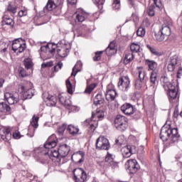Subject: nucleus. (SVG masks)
Here are the masks:
<instances>
[{
  "label": "nucleus",
  "mask_w": 182,
  "mask_h": 182,
  "mask_svg": "<svg viewBox=\"0 0 182 182\" xmlns=\"http://www.w3.org/2000/svg\"><path fill=\"white\" fill-rule=\"evenodd\" d=\"M58 145V138L56 135L52 134L50 136L44 144L43 146L36 148L33 152V157L36 161H39L42 164L48 163L49 159L53 160L56 159L57 161L62 164V156H60V153H59V149L53 150L52 149L56 147Z\"/></svg>",
  "instance_id": "nucleus-1"
},
{
  "label": "nucleus",
  "mask_w": 182,
  "mask_h": 182,
  "mask_svg": "<svg viewBox=\"0 0 182 182\" xmlns=\"http://www.w3.org/2000/svg\"><path fill=\"white\" fill-rule=\"evenodd\" d=\"M178 129L177 128H172L170 125L168 127H163L161 129L160 139L163 141H167V140H171V144L176 143L178 141Z\"/></svg>",
  "instance_id": "nucleus-2"
},
{
  "label": "nucleus",
  "mask_w": 182,
  "mask_h": 182,
  "mask_svg": "<svg viewBox=\"0 0 182 182\" xmlns=\"http://www.w3.org/2000/svg\"><path fill=\"white\" fill-rule=\"evenodd\" d=\"M105 117V111L97 109L96 112L92 113L91 119H86L85 124L88 127V133L92 136V133L96 130L99 124V120H102Z\"/></svg>",
  "instance_id": "nucleus-3"
},
{
  "label": "nucleus",
  "mask_w": 182,
  "mask_h": 182,
  "mask_svg": "<svg viewBox=\"0 0 182 182\" xmlns=\"http://www.w3.org/2000/svg\"><path fill=\"white\" fill-rule=\"evenodd\" d=\"M146 63L150 70H152L150 76V86L149 89L153 93L156 92L157 89V77L159 74L157 73V63L154 60H146Z\"/></svg>",
  "instance_id": "nucleus-4"
},
{
  "label": "nucleus",
  "mask_w": 182,
  "mask_h": 182,
  "mask_svg": "<svg viewBox=\"0 0 182 182\" xmlns=\"http://www.w3.org/2000/svg\"><path fill=\"white\" fill-rule=\"evenodd\" d=\"M161 82L164 83V87L168 88V95L169 102L171 103H174L177 100V95L178 94V88L177 86L173 85L168 81L167 77H163L161 80Z\"/></svg>",
  "instance_id": "nucleus-5"
},
{
  "label": "nucleus",
  "mask_w": 182,
  "mask_h": 182,
  "mask_svg": "<svg viewBox=\"0 0 182 182\" xmlns=\"http://www.w3.org/2000/svg\"><path fill=\"white\" fill-rule=\"evenodd\" d=\"M171 26L173 22L171 21H166L161 26V29L156 34V39L158 42H163L165 39H168L171 35Z\"/></svg>",
  "instance_id": "nucleus-6"
},
{
  "label": "nucleus",
  "mask_w": 182,
  "mask_h": 182,
  "mask_svg": "<svg viewBox=\"0 0 182 182\" xmlns=\"http://www.w3.org/2000/svg\"><path fill=\"white\" fill-rule=\"evenodd\" d=\"M31 86H32V83L31 82H28L26 85H23V84L18 85V91L19 93H22V97L24 100L32 99L35 93V90Z\"/></svg>",
  "instance_id": "nucleus-7"
},
{
  "label": "nucleus",
  "mask_w": 182,
  "mask_h": 182,
  "mask_svg": "<svg viewBox=\"0 0 182 182\" xmlns=\"http://www.w3.org/2000/svg\"><path fill=\"white\" fill-rule=\"evenodd\" d=\"M62 5H63V0H48L44 7V11L58 9V12L55 13V15H60V12H62Z\"/></svg>",
  "instance_id": "nucleus-8"
},
{
  "label": "nucleus",
  "mask_w": 182,
  "mask_h": 182,
  "mask_svg": "<svg viewBox=\"0 0 182 182\" xmlns=\"http://www.w3.org/2000/svg\"><path fill=\"white\" fill-rule=\"evenodd\" d=\"M56 46L53 43H48L45 46L41 47V55L43 56H45L47 55L46 59H50V58H52L53 56V54L55 53V51L56 50Z\"/></svg>",
  "instance_id": "nucleus-9"
},
{
  "label": "nucleus",
  "mask_w": 182,
  "mask_h": 182,
  "mask_svg": "<svg viewBox=\"0 0 182 182\" xmlns=\"http://www.w3.org/2000/svg\"><path fill=\"white\" fill-rule=\"evenodd\" d=\"M74 174V180L75 182H86L87 180V174L82 168H77L73 171Z\"/></svg>",
  "instance_id": "nucleus-10"
},
{
  "label": "nucleus",
  "mask_w": 182,
  "mask_h": 182,
  "mask_svg": "<svg viewBox=\"0 0 182 182\" xmlns=\"http://www.w3.org/2000/svg\"><path fill=\"white\" fill-rule=\"evenodd\" d=\"M138 73H139V79H136L134 82L135 89L137 90H140L143 86H144V77H146V71L143 68V67L137 68Z\"/></svg>",
  "instance_id": "nucleus-11"
},
{
  "label": "nucleus",
  "mask_w": 182,
  "mask_h": 182,
  "mask_svg": "<svg viewBox=\"0 0 182 182\" xmlns=\"http://www.w3.org/2000/svg\"><path fill=\"white\" fill-rule=\"evenodd\" d=\"M95 146L97 150H109V149H110V143L109 142V139L103 136H101L97 139Z\"/></svg>",
  "instance_id": "nucleus-12"
},
{
  "label": "nucleus",
  "mask_w": 182,
  "mask_h": 182,
  "mask_svg": "<svg viewBox=\"0 0 182 182\" xmlns=\"http://www.w3.org/2000/svg\"><path fill=\"white\" fill-rule=\"evenodd\" d=\"M26 48V44L21 38H18L13 41L12 50H14V52H19V53H22Z\"/></svg>",
  "instance_id": "nucleus-13"
},
{
  "label": "nucleus",
  "mask_w": 182,
  "mask_h": 182,
  "mask_svg": "<svg viewBox=\"0 0 182 182\" xmlns=\"http://www.w3.org/2000/svg\"><path fill=\"white\" fill-rule=\"evenodd\" d=\"M126 167H128L129 173L134 174L140 170V165L136 159H129L125 164Z\"/></svg>",
  "instance_id": "nucleus-14"
},
{
  "label": "nucleus",
  "mask_w": 182,
  "mask_h": 182,
  "mask_svg": "<svg viewBox=\"0 0 182 182\" xmlns=\"http://www.w3.org/2000/svg\"><path fill=\"white\" fill-rule=\"evenodd\" d=\"M118 87L122 92H127L130 87V79H129V77L123 76L119 77Z\"/></svg>",
  "instance_id": "nucleus-15"
},
{
  "label": "nucleus",
  "mask_w": 182,
  "mask_h": 182,
  "mask_svg": "<svg viewBox=\"0 0 182 182\" xmlns=\"http://www.w3.org/2000/svg\"><path fill=\"white\" fill-rule=\"evenodd\" d=\"M38 117H33L32 121L31 122V125L28 127V131L27 133V136H28V137H33V136H35V130H36V129H38V127H39V124H38Z\"/></svg>",
  "instance_id": "nucleus-16"
},
{
  "label": "nucleus",
  "mask_w": 182,
  "mask_h": 182,
  "mask_svg": "<svg viewBox=\"0 0 182 182\" xmlns=\"http://www.w3.org/2000/svg\"><path fill=\"white\" fill-rule=\"evenodd\" d=\"M58 99L60 103L63 105L65 109H68V110H72V102L68 98V93L63 92L58 95Z\"/></svg>",
  "instance_id": "nucleus-17"
},
{
  "label": "nucleus",
  "mask_w": 182,
  "mask_h": 182,
  "mask_svg": "<svg viewBox=\"0 0 182 182\" xmlns=\"http://www.w3.org/2000/svg\"><path fill=\"white\" fill-rule=\"evenodd\" d=\"M136 151V146L132 145H127L121 149L122 154L125 159H129L132 154H135Z\"/></svg>",
  "instance_id": "nucleus-18"
},
{
  "label": "nucleus",
  "mask_w": 182,
  "mask_h": 182,
  "mask_svg": "<svg viewBox=\"0 0 182 182\" xmlns=\"http://www.w3.org/2000/svg\"><path fill=\"white\" fill-rule=\"evenodd\" d=\"M87 18H89V14L86 13L82 9L77 11L73 15V18L74 19L75 22H84Z\"/></svg>",
  "instance_id": "nucleus-19"
},
{
  "label": "nucleus",
  "mask_w": 182,
  "mask_h": 182,
  "mask_svg": "<svg viewBox=\"0 0 182 182\" xmlns=\"http://www.w3.org/2000/svg\"><path fill=\"white\" fill-rule=\"evenodd\" d=\"M11 130L12 128L9 127L0 129L1 139L4 140V141H9V140H11L12 137Z\"/></svg>",
  "instance_id": "nucleus-20"
},
{
  "label": "nucleus",
  "mask_w": 182,
  "mask_h": 182,
  "mask_svg": "<svg viewBox=\"0 0 182 182\" xmlns=\"http://www.w3.org/2000/svg\"><path fill=\"white\" fill-rule=\"evenodd\" d=\"M60 156L63 160L62 164H63V160H65V157L69 154L70 151V146L66 144H62L58 148Z\"/></svg>",
  "instance_id": "nucleus-21"
},
{
  "label": "nucleus",
  "mask_w": 182,
  "mask_h": 182,
  "mask_svg": "<svg viewBox=\"0 0 182 182\" xmlns=\"http://www.w3.org/2000/svg\"><path fill=\"white\" fill-rule=\"evenodd\" d=\"M112 87H113L112 84L108 85L107 87L105 97L108 102H112L114 99L116 98V95H117L116 90H114V89H112Z\"/></svg>",
  "instance_id": "nucleus-22"
},
{
  "label": "nucleus",
  "mask_w": 182,
  "mask_h": 182,
  "mask_svg": "<svg viewBox=\"0 0 182 182\" xmlns=\"http://www.w3.org/2000/svg\"><path fill=\"white\" fill-rule=\"evenodd\" d=\"M121 112L126 116H132L134 113V107L130 103H125L121 107Z\"/></svg>",
  "instance_id": "nucleus-23"
},
{
  "label": "nucleus",
  "mask_w": 182,
  "mask_h": 182,
  "mask_svg": "<svg viewBox=\"0 0 182 182\" xmlns=\"http://www.w3.org/2000/svg\"><path fill=\"white\" fill-rule=\"evenodd\" d=\"M43 99L46 102H47V106H56V97L48 95V94H43Z\"/></svg>",
  "instance_id": "nucleus-24"
},
{
  "label": "nucleus",
  "mask_w": 182,
  "mask_h": 182,
  "mask_svg": "<svg viewBox=\"0 0 182 182\" xmlns=\"http://www.w3.org/2000/svg\"><path fill=\"white\" fill-rule=\"evenodd\" d=\"M4 99L9 103V105H15V103H18L19 98L15 97L14 94L10 92H6L4 94Z\"/></svg>",
  "instance_id": "nucleus-25"
},
{
  "label": "nucleus",
  "mask_w": 182,
  "mask_h": 182,
  "mask_svg": "<svg viewBox=\"0 0 182 182\" xmlns=\"http://www.w3.org/2000/svg\"><path fill=\"white\" fill-rule=\"evenodd\" d=\"M105 52L107 56H113V55L117 53V49L116 48V42H110L108 47L106 48Z\"/></svg>",
  "instance_id": "nucleus-26"
},
{
  "label": "nucleus",
  "mask_w": 182,
  "mask_h": 182,
  "mask_svg": "<svg viewBox=\"0 0 182 182\" xmlns=\"http://www.w3.org/2000/svg\"><path fill=\"white\" fill-rule=\"evenodd\" d=\"M1 25L2 26H5V25H6L11 29L14 28V26L15 25V21H14V19L11 18V17L6 16V14L3 16Z\"/></svg>",
  "instance_id": "nucleus-27"
},
{
  "label": "nucleus",
  "mask_w": 182,
  "mask_h": 182,
  "mask_svg": "<svg viewBox=\"0 0 182 182\" xmlns=\"http://www.w3.org/2000/svg\"><path fill=\"white\" fill-rule=\"evenodd\" d=\"M70 49V46L65 45L61 47L60 48L57 49V53L60 58H66V55L69 53Z\"/></svg>",
  "instance_id": "nucleus-28"
},
{
  "label": "nucleus",
  "mask_w": 182,
  "mask_h": 182,
  "mask_svg": "<svg viewBox=\"0 0 182 182\" xmlns=\"http://www.w3.org/2000/svg\"><path fill=\"white\" fill-rule=\"evenodd\" d=\"M177 66V57L173 56L171 57L170 60L168 64V72H173Z\"/></svg>",
  "instance_id": "nucleus-29"
},
{
  "label": "nucleus",
  "mask_w": 182,
  "mask_h": 182,
  "mask_svg": "<svg viewBox=\"0 0 182 182\" xmlns=\"http://www.w3.org/2000/svg\"><path fill=\"white\" fill-rule=\"evenodd\" d=\"M124 63L125 65H127L128 63H130L132 60L134 59V54L133 52L130 50H127L124 53Z\"/></svg>",
  "instance_id": "nucleus-30"
},
{
  "label": "nucleus",
  "mask_w": 182,
  "mask_h": 182,
  "mask_svg": "<svg viewBox=\"0 0 182 182\" xmlns=\"http://www.w3.org/2000/svg\"><path fill=\"white\" fill-rule=\"evenodd\" d=\"M105 161L107 163H109V164H110L112 168H116V167H118L117 163L114 162V159H113V155L109 152H107V154L105 157Z\"/></svg>",
  "instance_id": "nucleus-31"
},
{
  "label": "nucleus",
  "mask_w": 182,
  "mask_h": 182,
  "mask_svg": "<svg viewBox=\"0 0 182 182\" xmlns=\"http://www.w3.org/2000/svg\"><path fill=\"white\" fill-rule=\"evenodd\" d=\"M82 67H83V63H82V61H77L73 68V72L71 73V75L76 76V75L77 74V72H80V70H82Z\"/></svg>",
  "instance_id": "nucleus-32"
},
{
  "label": "nucleus",
  "mask_w": 182,
  "mask_h": 182,
  "mask_svg": "<svg viewBox=\"0 0 182 182\" xmlns=\"http://www.w3.org/2000/svg\"><path fill=\"white\" fill-rule=\"evenodd\" d=\"M127 122V118L123 115H117L114 119V126L115 127H119V124H121L122 123H124Z\"/></svg>",
  "instance_id": "nucleus-33"
},
{
  "label": "nucleus",
  "mask_w": 182,
  "mask_h": 182,
  "mask_svg": "<svg viewBox=\"0 0 182 182\" xmlns=\"http://www.w3.org/2000/svg\"><path fill=\"white\" fill-rule=\"evenodd\" d=\"M67 130L71 136H76L79 133V128L72 124L68 125Z\"/></svg>",
  "instance_id": "nucleus-34"
},
{
  "label": "nucleus",
  "mask_w": 182,
  "mask_h": 182,
  "mask_svg": "<svg viewBox=\"0 0 182 182\" xmlns=\"http://www.w3.org/2000/svg\"><path fill=\"white\" fill-rule=\"evenodd\" d=\"M105 99L100 94L97 95L94 98V104H95L96 106H97V105H103Z\"/></svg>",
  "instance_id": "nucleus-35"
},
{
  "label": "nucleus",
  "mask_w": 182,
  "mask_h": 182,
  "mask_svg": "<svg viewBox=\"0 0 182 182\" xmlns=\"http://www.w3.org/2000/svg\"><path fill=\"white\" fill-rule=\"evenodd\" d=\"M23 62L26 69L28 70L32 69V68H33V62H32V59L26 58Z\"/></svg>",
  "instance_id": "nucleus-36"
},
{
  "label": "nucleus",
  "mask_w": 182,
  "mask_h": 182,
  "mask_svg": "<svg viewBox=\"0 0 182 182\" xmlns=\"http://www.w3.org/2000/svg\"><path fill=\"white\" fill-rule=\"evenodd\" d=\"M9 46V44H8L7 43L0 41V52H1V53H5V52H6V50L8 49Z\"/></svg>",
  "instance_id": "nucleus-37"
},
{
  "label": "nucleus",
  "mask_w": 182,
  "mask_h": 182,
  "mask_svg": "<svg viewBox=\"0 0 182 182\" xmlns=\"http://www.w3.org/2000/svg\"><path fill=\"white\" fill-rule=\"evenodd\" d=\"M130 50L132 53H137L140 50V46L137 43H132L130 46Z\"/></svg>",
  "instance_id": "nucleus-38"
},
{
  "label": "nucleus",
  "mask_w": 182,
  "mask_h": 182,
  "mask_svg": "<svg viewBox=\"0 0 182 182\" xmlns=\"http://www.w3.org/2000/svg\"><path fill=\"white\" fill-rule=\"evenodd\" d=\"M147 48L149 49L152 55H154L155 56H161V52L158 51L154 47L147 46Z\"/></svg>",
  "instance_id": "nucleus-39"
},
{
  "label": "nucleus",
  "mask_w": 182,
  "mask_h": 182,
  "mask_svg": "<svg viewBox=\"0 0 182 182\" xmlns=\"http://www.w3.org/2000/svg\"><path fill=\"white\" fill-rule=\"evenodd\" d=\"M66 87L68 93L72 95V93H73V85H72V83H70V80L69 79L66 80Z\"/></svg>",
  "instance_id": "nucleus-40"
},
{
  "label": "nucleus",
  "mask_w": 182,
  "mask_h": 182,
  "mask_svg": "<svg viewBox=\"0 0 182 182\" xmlns=\"http://www.w3.org/2000/svg\"><path fill=\"white\" fill-rule=\"evenodd\" d=\"M4 110H6V112H9L11 110V107L6 105V103L0 102V112H4Z\"/></svg>",
  "instance_id": "nucleus-41"
},
{
  "label": "nucleus",
  "mask_w": 182,
  "mask_h": 182,
  "mask_svg": "<svg viewBox=\"0 0 182 182\" xmlns=\"http://www.w3.org/2000/svg\"><path fill=\"white\" fill-rule=\"evenodd\" d=\"M155 6L154 5H151L148 9H147V14L149 15V16H154V15L156 14V11H154L155 9Z\"/></svg>",
  "instance_id": "nucleus-42"
},
{
  "label": "nucleus",
  "mask_w": 182,
  "mask_h": 182,
  "mask_svg": "<svg viewBox=\"0 0 182 182\" xmlns=\"http://www.w3.org/2000/svg\"><path fill=\"white\" fill-rule=\"evenodd\" d=\"M116 129L119 130V132H124L126 129H127V121L125 122H122V124H119V127H117Z\"/></svg>",
  "instance_id": "nucleus-43"
},
{
  "label": "nucleus",
  "mask_w": 182,
  "mask_h": 182,
  "mask_svg": "<svg viewBox=\"0 0 182 182\" xmlns=\"http://www.w3.org/2000/svg\"><path fill=\"white\" fill-rule=\"evenodd\" d=\"M136 35L140 38H143L146 35V29L143 28V27H139L136 31Z\"/></svg>",
  "instance_id": "nucleus-44"
},
{
  "label": "nucleus",
  "mask_w": 182,
  "mask_h": 182,
  "mask_svg": "<svg viewBox=\"0 0 182 182\" xmlns=\"http://www.w3.org/2000/svg\"><path fill=\"white\" fill-rule=\"evenodd\" d=\"M97 86V84H91L89 86L87 87V88L85 90V93H92V91Z\"/></svg>",
  "instance_id": "nucleus-45"
},
{
  "label": "nucleus",
  "mask_w": 182,
  "mask_h": 182,
  "mask_svg": "<svg viewBox=\"0 0 182 182\" xmlns=\"http://www.w3.org/2000/svg\"><path fill=\"white\" fill-rule=\"evenodd\" d=\"M74 156H80L81 159L78 161V163H82L85 160V152H83V151H77L74 154Z\"/></svg>",
  "instance_id": "nucleus-46"
},
{
  "label": "nucleus",
  "mask_w": 182,
  "mask_h": 182,
  "mask_svg": "<svg viewBox=\"0 0 182 182\" xmlns=\"http://www.w3.org/2000/svg\"><path fill=\"white\" fill-rule=\"evenodd\" d=\"M132 117L134 120H139V119H140V117H141V112H140V111L134 109V113L132 114Z\"/></svg>",
  "instance_id": "nucleus-47"
},
{
  "label": "nucleus",
  "mask_w": 182,
  "mask_h": 182,
  "mask_svg": "<svg viewBox=\"0 0 182 182\" xmlns=\"http://www.w3.org/2000/svg\"><path fill=\"white\" fill-rule=\"evenodd\" d=\"M102 53H103V51H97V53H95V56L93 58V60H95V62H97V60H100Z\"/></svg>",
  "instance_id": "nucleus-48"
},
{
  "label": "nucleus",
  "mask_w": 182,
  "mask_h": 182,
  "mask_svg": "<svg viewBox=\"0 0 182 182\" xmlns=\"http://www.w3.org/2000/svg\"><path fill=\"white\" fill-rule=\"evenodd\" d=\"M105 0H92V2L95 5L99 6V8H102L103 7V4H105Z\"/></svg>",
  "instance_id": "nucleus-49"
},
{
  "label": "nucleus",
  "mask_w": 182,
  "mask_h": 182,
  "mask_svg": "<svg viewBox=\"0 0 182 182\" xmlns=\"http://www.w3.org/2000/svg\"><path fill=\"white\" fill-rule=\"evenodd\" d=\"M112 7L114 9H120V0H114Z\"/></svg>",
  "instance_id": "nucleus-50"
},
{
  "label": "nucleus",
  "mask_w": 182,
  "mask_h": 182,
  "mask_svg": "<svg viewBox=\"0 0 182 182\" xmlns=\"http://www.w3.org/2000/svg\"><path fill=\"white\" fill-rule=\"evenodd\" d=\"M66 130V124H63L58 128V134L62 135L63 133H65V131Z\"/></svg>",
  "instance_id": "nucleus-51"
},
{
  "label": "nucleus",
  "mask_w": 182,
  "mask_h": 182,
  "mask_svg": "<svg viewBox=\"0 0 182 182\" xmlns=\"http://www.w3.org/2000/svg\"><path fill=\"white\" fill-rule=\"evenodd\" d=\"M28 15V10L26 9H23L20 11H18V16L22 18V16H26Z\"/></svg>",
  "instance_id": "nucleus-52"
},
{
  "label": "nucleus",
  "mask_w": 182,
  "mask_h": 182,
  "mask_svg": "<svg viewBox=\"0 0 182 182\" xmlns=\"http://www.w3.org/2000/svg\"><path fill=\"white\" fill-rule=\"evenodd\" d=\"M62 66H63V63L62 62H58L56 65L54 66L55 72H58L60 69H62Z\"/></svg>",
  "instance_id": "nucleus-53"
},
{
  "label": "nucleus",
  "mask_w": 182,
  "mask_h": 182,
  "mask_svg": "<svg viewBox=\"0 0 182 182\" xmlns=\"http://www.w3.org/2000/svg\"><path fill=\"white\" fill-rule=\"evenodd\" d=\"M7 11L9 12H11V14H13V15L14 14H16V9L15 6H9L7 8Z\"/></svg>",
  "instance_id": "nucleus-54"
},
{
  "label": "nucleus",
  "mask_w": 182,
  "mask_h": 182,
  "mask_svg": "<svg viewBox=\"0 0 182 182\" xmlns=\"http://www.w3.org/2000/svg\"><path fill=\"white\" fill-rule=\"evenodd\" d=\"M13 137L14 139H21V133L19 132V131L16 130L14 133H13Z\"/></svg>",
  "instance_id": "nucleus-55"
},
{
  "label": "nucleus",
  "mask_w": 182,
  "mask_h": 182,
  "mask_svg": "<svg viewBox=\"0 0 182 182\" xmlns=\"http://www.w3.org/2000/svg\"><path fill=\"white\" fill-rule=\"evenodd\" d=\"M153 1L156 8H161V6H163V5L161 4V0H153Z\"/></svg>",
  "instance_id": "nucleus-56"
},
{
  "label": "nucleus",
  "mask_w": 182,
  "mask_h": 182,
  "mask_svg": "<svg viewBox=\"0 0 182 182\" xmlns=\"http://www.w3.org/2000/svg\"><path fill=\"white\" fill-rule=\"evenodd\" d=\"M68 5H76L77 0H67Z\"/></svg>",
  "instance_id": "nucleus-57"
},
{
  "label": "nucleus",
  "mask_w": 182,
  "mask_h": 182,
  "mask_svg": "<svg viewBox=\"0 0 182 182\" xmlns=\"http://www.w3.org/2000/svg\"><path fill=\"white\" fill-rule=\"evenodd\" d=\"M31 154H32L31 151H25L23 152V156H24L25 157H29Z\"/></svg>",
  "instance_id": "nucleus-58"
},
{
  "label": "nucleus",
  "mask_w": 182,
  "mask_h": 182,
  "mask_svg": "<svg viewBox=\"0 0 182 182\" xmlns=\"http://www.w3.org/2000/svg\"><path fill=\"white\" fill-rule=\"evenodd\" d=\"M19 75L20 76H21V77H26V73L25 72V70H21L19 72Z\"/></svg>",
  "instance_id": "nucleus-59"
},
{
  "label": "nucleus",
  "mask_w": 182,
  "mask_h": 182,
  "mask_svg": "<svg viewBox=\"0 0 182 182\" xmlns=\"http://www.w3.org/2000/svg\"><path fill=\"white\" fill-rule=\"evenodd\" d=\"M53 65V62L47 63H43L42 67L43 68H47V66H52Z\"/></svg>",
  "instance_id": "nucleus-60"
},
{
  "label": "nucleus",
  "mask_w": 182,
  "mask_h": 182,
  "mask_svg": "<svg viewBox=\"0 0 182 182\" xmlns=\"http://www.w3.org/2000/svg\"><path fill=\"white\" fill-rule=\"evenodd\" d=\"M182 76V68H180L178 70V73H177V77L178 79H180V77H181Z\"/></svg>",
  "instance_id": "nucleus-61"
},
{
  "label": "nucleus",
  "mask_w": 182,
  "mask_h": 182,
  "mask_svg": "<svg viewBox=\"0 0 182 182\" xmlns=\"http://www.w3.org/2000/svg\"><path fill=\"white\" fill-rule=\"evenodd\" d=\"M5 82V80L3 78H0V87H2L4 86V83Z\"/></svg>",
  "instance_id": "nucleus-62"
},
{
  "label": "nucleus",
  "mask_w": 182,
  "mask_h": 182,
  "mask_svg": "<svg viewBox=\"0 0 182 182\" xmlns=\"http://www.w3.org/2000/svg\"><path fill=\"white\" fill-rule=\"evenodd\" d=\"M134 97L136 99H139L140 98V94L139 92H135L134 94Z\"/></svg>",
  "instance_id": "nucleus-63"
},
{
  "label": "nucleus",
  "mask_w": 182,
  "mask_h": 182,
  "mask_svg": "<svg viewBox=\"0 0 182 182\" xmlns=\"http://www.w3.org/2000/svg\"><path fill=\"white\" fill-rule=\"evenodd\" d=\"M116 143H117H117H119V139H116Z\"/></svg>",
  "instance_id": "nucleus-64"
}]
</instances>
